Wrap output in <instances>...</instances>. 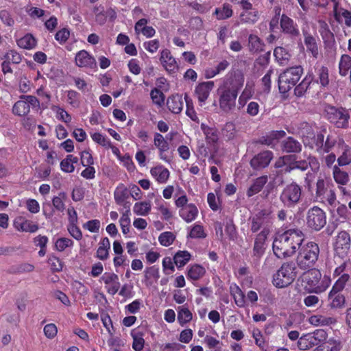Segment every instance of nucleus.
I'll use <instances>...</instances> for the list:
<instances>
[{"instance_id": "nucleus-42", "label": "nucleus", "mask_w": 351, "mask_h": 351, "mask_svg": "<svg viewBox=\"0 0 351 351\" xmlns=\"http://www.w3.org/2000/svg\"><path fill=\"white\" fill-rule=\"evenodd\" d=\"M213 15L219 21L230 19L233 15L232 7L228 3H224L221 7L216 8Z\"/></svg>"}, {"instance_id": "nucleus-18", "label": "nucleus", "mask_w": 351, "mask_h": 351, "mask_svg": "<svg viewBox=\"0 0 351 351\" xmlns=\"http://www.w3.org/2000/svg\"><path fill=\"white\" fill-rule=\"evenodd\" d=\"M319 32L323 40L324 47L328 50H335L336 49V42L334 34L330 31L328 25L324 21H319Z\"/></svg>"}, {"instance_id": "nucleus-29", "label": "nucleus", "mask_w": 351, "mask_h": 351, "mask_svg": "<svg viewBox=\"0 0 351 351\" xmlns=\"http://www.w3.org/2000/svg\"><path fill=\"white\" fill-rule=\"evenodd\" d=\"M315 78L313 85L317 84L321 88H326L329 85V70L328 68L324 65H317L315 67Z\"/></svg>"}, {"instance_id": "nucleus-64", "label": "nucleus", "mask_w": 351, "mask_h": 351, "mask_svg": "<svg viewBox=\"0 0 351 351\" xmlns=\"http://www.w3.org/2000/svg\"><path fill=\"white\" fill-rule=\"evenodd\" d=\"M158 211L163 220L169 221L173 218V213L167 206V203L158 204Z\"/></svg>"}, {"instance_id": "nucleus-36", "label": "nucleus", "mask_w": 351, "mask_h": 351, "mask_svg": "<svg viewBox=\"0 0 351 351\" xmlns=\"http://www.w3.org/2000/svg\"><path fill=\"white\" fill-rule=\"evenodd\" d=\"M230 293L233 298L235 304L239 308L245 306V295L241 288L234 282L230 285Z\"/></svg>"}, {"instance_id": "nucleus-4", "label": "nucleus", "mask_w": 351, "mask_h": 351, "mask_svg": "<svg viewBox=\"0 0 351 351\" xmlns=\"http://www.w3.org/2000/svg\"><path fill=\"white\" fill-rule=\"evenodd\" d=\"M320 250L314 241H307L301 245L296 258L297 265L302 270L313 267L318 261Z\"/></svg>"}, {"instance_id": "nucleus-16", "label": "nucleus", "mask_w": 351, "mask_h": 351, "mask_svg": "<svg viewBox=\"0 0 351 351\" xmlns=\"http://www.w3.org/2000/svg\"><path fill=\"white\" fill-rule=\"evenodd\" d=\"M270 212L268 210L263 209L254 214L250 217L251 222L250 231L256 233L259 230H262L269 222Z\"/></svg>"}, {"instance_id": "nucleus-33", "label": "nucleus", "mask_w": 351, "mask_h": 351, "mask_svg": "<svg viewBox=\"0 0 351 351\" xmlns=\"http://www.w3.org/2000/svg\"><path fill=\"white\" fill-rule=\"evenodd\" d=\"M329 306L331 308H341L343 307L346 298L342 291H337L331 289L328 296Z\"/></svg>"}, {"instance_id": "nucleus-57", "label": "nucleus", "mask_w": 351, "mask_h": 351, "mask_svg": "<svg viewBox=\"0 0 351 351\" xmlns=\"http://www.w3.org/2000/svg\"><path fill=\"white\" fill-rule=\"evenodd\" d=\"M341 349V342L332 340L328 341L326 344L318 346L313 351H340Z\"/></svg>"}, {"instance_id": "nucleus-63", "label": "nucleus", "mask_w": 351, "mask_h": 351, "mask_svg": "<svg viewBox=\"0 0 351 351\" xmlns=\"http://www.w3.org/2000/svg\"><path fill=\"white\" fill-rule=\"evenodd\" d=\"M93 141L99 145L105 147H110L111 146V142L110 139L99 132H95L90 134Z\"/></svg>"}, {"instance_id": "nucleus-30", "label": "nucleus", "mask_w": 351, "mask_h": 351, "mask_svg": "<svg viewBox=\"0 0 351 351\" xmlns=\"http://www.w3.org/2000/svg\"><path fill=\"white\" fill-rule=\"evenodd\" d=\"M314 78V73L308 71L302 82L299 84L295 86V95L298 97L304 96L307 91L311 89V86H313Z\"/></svg>"}, {"instance_id": "nucleus-52", "label": "nucleus", "mask_w": 351, "mask_h": 351, "mask_svg": "<svg viewBox=\"0 0 351 351\" xmlns=\"http://www.w3.org/2000/svg\"><path fill=\"white\" fill-rule=\"evenodd\" d=\"M309 161L306 160H294V165L295 169H300L301 171L306 170L309 166L315 165L316 168L319 167V162L315 157H308Z\"/></svg>"}, {"instance_id": "nucleus-17", "label": "nucleus", "mask_w": 351, "mask_h": 351, "mask_svg": "<svg viewBox=\"0 0 351 351\" xmlns=\"http://www.w3.org/2000/svg\"><path fill=\"white\" fill-rule=\"evenodd\" d=\"M130 197V193L128 189L123 184L120 183L116 187L114 191V199L116 204L123 206L124 210H130L132 203L128 201Z\"/></svg>"}, {"instance_id": "nucleus-23", "label": "nucleus", "mask_w": 351, "mask_h": 351, "mask_svg": "<svg viewBox=\"0 0 351 351\" xmlns=\"http://www.w3.org/2000/svg\"><path fill=\"white\" fill-rule=\"evenodd\" d=\"M155 85V105L162 107L165 101L164 93L169 91L170 86L167 79L163 77L158 78Z\"/></svg>"}, {"instance_id": "nucleus-39", "label": "nucleus", "mask_w": 351, "mask_h": 351, "mask_svg": "<svg viewBox=\"0 0 351 351\" xmlns=\"http://www.w3.org/2000/svg\"><path fill=\"white\" fill-rule=\"evenodd\" d=\"M268 181L267 176H262L256 178L252 184L249 187L247 191V196L248 197H252L253 195L258 193L266 184Z\"/></svg>"}, {"instance_id": "nucleus-51", "label": "nucleus", "mask_w": 351, "mask_h": 351, "mask_svg": "<svg viewBox=\"0 0 351 351\" xmlns=\"http://www.w3.org/2000/svg\"><path fill=\"white\" fill-rule=\"evenodd\" d=\"M191 257V255L189 252L180 250L174 255V264L178 267H182L190 261Z\"/></svg>"}, {"instance_id": "nucleus-58", "label": "nucleus", "mask_w": 351, "mask_h": 351, "mask_svg": "<svg viewBox=\"0 0 351 351\" xmlns=\"http://www.w3.org/2000/svg\"><path fill=\"white\" fill-rule=\"evenodd\" d=\"M99 313L103 326L106 328L108 332L110 335H112L114 332V329L109 314L104 310L100 311Z\"/></svg>"}, {"instance_id": "nucleus-41", "label": "nucleus", "mask_w": 351, "mask_h": 351, "mask_svg": "<svg viewBox=\"0 0 351 351\" xmlns=\"http://www.w3.org/2000/svg\"><path fill=\"white\" fill-rule=\"evenodd\" d=\"M110 249V242L108 237L101 239L99 243V247L97 250L96 257L101 261L107 260L109 257V250Z\"/></svg>"}, {"instance_id": "nucleus-13", "label": "nucleus", "mask_w": 351, "mask_h": 351, "mask_svg": "<svg viewBox=\"0 0 351 351\" xmlns=\"http://www.w3.org/2000/svg\"><path fill=\"white\" fill-rule=\"evenodd\" d=\"M281 32L291 40L300 39L301 34L298 23L291 17L282 14L280 20Z\"/></svg>"}, {"instance_id": "nucleus-43", "label": "nucleus", "mask_w": 351, "mask_h": 351, "mask_svg": "<svg viewBox=\"0 0 351 351\" xmlns=\"http://www.w3.org/2000/svg\"><path fill=\"white\" fill-rule=\"evenodd\" d=\"M78 158L69 154L60 163V169L64 173H73L75 171L74 164L78 162Z\"/></svg>"}, {"instance_id": "nucleus-40", "label": "nucleus", "mask_w": 351, "mask_h": 351, "mask_svg": "<svg viewBox=\"0 0 351 351\" xmlns=\"http://www.w3.org/2000/svg\"><path fill=\"white\" fill-rule=\"evenodd\" d=\"M206 274V269L199 264L191 265L188 267L186 278L191 280H198Z\"/></svg>"}, {"instance_id": "nucleus-44", "label": "nucleus", "mask_w": 351, "mask_h": 351, "mask_svg": "<svg viewBox=\"0 0 351 351\" xmlns=\"http://www.w3.org/2000/svg\"><path fill=\"white\" fill-rule=\"evenodd\" d=\"M264 46L263 40L257 35L253 34L249 35L248 47L251 53H255L263 51Z\"/></svg>"}, {"instance_id": "nucleus-24", "label": "nucleus", "mask_w": 351, "mask_h": 351, "mask_svg": "<svg viewBox=\"0 0 351 351\" xmlns=\"http://www.w3.org/2000/svg\"><path fill=\"white\" fill-rule=\"evenodd\" d=\"M286 132L284 130H272L265 135L261 136L257 141V143L267 145L271 148H274L279 141L285 137Z\"/></svg>"}, {"instance_id": "nucleus-46", "label": "nucleus", "mask_w": 351, "mask_h": 351, "mask_svg": "<svg viewBox=\"0 0 351 351\" xmlns=\"http://www.w3.org/2000/svg\"><path fill=\"white\" fill-rule=\"evenodd\" d=\"M308 322L313 326H330L335 322V319L331 317H326L322 315H311Z\"/></svg>"}, {"instance_id": "nucleus-3", "label": "nucleus", "mask_w": 351, "mask_h": 351, "mask_svg": "<svg viewBox=\"0 0 351 351\" xmlns=\"http://www.w3.org/2000/svg\"><path fill=\"white\" fill-rule=\"evenodd\" d=\"M302 276L304 290L308 293L319 294L324 293L330 285V278L327 276L322 278L321 271L315 268L306 269Z\"/></svg>"}, {"instance_id": "nucleus-19", "label": "nucleus", "mask_w": 351, "mask_h": 351, "mask_svg": "<svg viewBox=\"0 0 351 351\" xmlns=\"http://www.w3.org/2000/svg\"><path fill=\"white\" fill-rule=\"evenodd\" d=\"M332 11L335 20L343 29L351 27V11L339 7L338 2H335Z\"/></svg>"}, {"instance_id": "nucleus-45", "label": "nucleus", "mask_w": 351, "mask_h": 351, "mask_svg": "<svg viewBox=\"0 0 351 351\" xmlns=\"http://www.w3.org/2000/svg\"><path fill=\"white\" fill-rule=\"evenodd\" d=\"M274 56L280 65L287 64L291 58L289 51L283 47H276L274 50Z\"/></svg>"}, {"instance_id": "nucleus-38", "label": "nucleus", "mask_w": 351, "mask_h": 351, "mask_svg": "<svg viewBox=\"0 0 351 351\" xmlns=\"http://www.w3.org/2000/svg\"><path fill=\"white\" fill-rule=\"evenodd\" d=\"M328 180L325 176L319 175L316 182L315 197L317 200L324 202L328 192Z\"/></svg>"}, {"instance_id": "nucleus-11", "label": "nucleus", "mask_w": 351, "mask_h": 351, "mask_svg": "<svg viewBox=\"0 0 351 351\" xmlns=\"http://www.w3.org/2000/svg\"><path fill=\"white\" fill-rule=\"evenodd\" d=\"M306 220L308 228L319 231L326 224V215L322 209L313 206L308 210Z\"/></svg>"}, {"instance_id": "nucleus-53", "label": "nucleus", "mask_w": 351, "mask_h": 351, "mask_svg": "<svg viewBox=\"0 0 351 351\" xmlns=\"http://www.w3.org/2000/svg\"><path fill=\"white\" fill-rule=\"evenodd\" d=\"M67 198L66 193L65 192H60L57 196H54L52 198V205L54 208L58 212H63L65 209V203Z\"/></svg>"}, {"instance_id": "nucleus-5", "label": "nucleus", "mask_w": 351, "mask_h": 351, "mask_svg": "<svg viewBox=\"0 0 351 351\" xmlns=\"http://www.w3.org/2000/svg\"><path fill=\"white\" fill-rule=\"evenodd\" d=\"M297 277V267L292 262L284 263L274 274L272 283L277 288H285L293 282Z\"/></svg>"}, {"instance_id": "nucleus-27", "label": "nucleus", "mask_w": 351, "mask_h": 351, "mask_svg": "<svg viewBox=\"0 0 351 351\" xmlns=\"http://www.w3.org/2000/svg\"><path fill=\"white\" fill-rule=\"evenodd\" d=\"M242 12L239 16V21L235 23L236 25H254L259 19V12L255 9L251 8L250 9H242Z\"/></svg>"}, {"instance_id": "nucleus-8", "label": "nucleus", "mask_w": 351, "mask_h": 351, "mask_svg": "<svg viewBox=\"0 0 351 351\" xmlns=\"http://www.w3.org/2000/svg\"><path fill=\"white\" fill-rule=\"evenodd\" d=\"M302 187L295 182L286 185L280 195V199L285 206L294 208L302 199Z\"/></svg>"}, {"instance_id": "nucleus-56", "label": "nucleus", "mask_w": 351, "mask_h": 351, "mask_svg": "<svg viewBox=\"0 0 351 351\" xmlns=\"http://www.w3.org/2000/svg\"><path fill=\"white\" fill-rule=\"evenodd\" d=\"M169 171L162 167H155V179L158 183L165 184L167 182L169 178Z\"/></svg>"}, {"instance_id": "nucleus-31", "label": "nucleus", "mask_w": 351, "mask_h": 351, "mask_svg": "<svg viewBox=\"0 0 351 351\" xmlns=\"http://www.w3.org/2000/svg\"><path fill=\"white\" fill-rule=\"evenodd\" d=\"M14 228L21 232H35L38 230V226L33 223L32 221L26 219L24 217H17L14 221Z\"/></svg>"}, {"instance_id": "nucleus-37", "label": "nucleus", "mask_w": 351, "mask_h": 351, "mask_svg": "<svg viewBox=\"0 0 351 351\" xmlns=\"http://www.w3.org/2000/svg\"><path fill=\"white\" fill-rule=\"evenodd\" d=\"M201 130L205 135L206 143L215 145L219 141L218 130L215 127H210L202 123Z\"/></svg>"}, {"instance_id": "nucleus-62", "label": "nucleus", "mask_w": 351, "mask_h": 351, "mask_svg": "<svg viewBox=\"0 0 351 351\" xmlns=\"http://www.w3.org/2000/svg\"><path fill=\"white\" fill-rule=\"evenodd\" d=\"M51 109L57 114V118L66 123H69L71 121V116L62 108L58 106H53Z\"/></svg>"}, {"instance_id": "nucleus-50", "label": "nucleus", "mask_w": 351, "mask_h": 351, "mask_svg": "<svg viewBox=\"0 0 351 351\" xmlns=\"http://www.w3.org/2000/svg\"><path fill=\"white\" fill-rule=\"evenodd\" d=\"M237 133L236 125L232 122H227L221 130V134L226 141L233 140Z\"/></svg>"}, {"instance_id": "nucleus-14", "label": "nucleus", "mask_w": 351, "mask_h": 351, "mask_svg": "<svg viewBox=\"0 0 351 351\" xmlns=\"http://www.w3.org/2000/svg\"><path fill=\"white\" fill-rule=\"evenodd\" d=\"M159 60L162 66L169 75H173L178 72L179 64L169 49H165L160 51Z\"/></svg>"}, {"instance_id": "nucleus-54", "label": "nucleus", "mask_w": 351, "mask_h": 351, "mask_svg": "<svg viewBox=\"0 0 351 351\" xmlns=\"http://www.w3.org/2000/svg\"><path fill=\"white\" fill-rule=\"evenodd\" d=\"M47 263L53 272H60L62 270L64 263L53 254L48 255Z\"/></svg>"}, {"instance_id": "nucleus-47", "label": "nucleus", "mask_w": 351, "mask_h": 351, "mask_svg": "<svg viewBox=\"0 0 351 351\" xmlns=\"http://www.w3.org/2000/svg\"><path fill=\"white\" fill-rule=\"evenodd\" d=\"M193 319V315L186 305H182L178 308V320L183 326L190 322Z\"/></svg>"}, {"instance_id": "nucleus-21", "label": "nucleus", "mask_w": 351, "mask_h": 351, "mask_svg": "<svg viewBox=\"0 0 351 351\" xmlns=\"http://www.w3.org/2000/svg\"><path fill=\"white\" fill-rule=\"evenodd\" d=\"M101 281L104 283L105 289L110 295H115L120 289L119 276L113 272H105L101 277Z\"/></svg>"}, {"instance_id": "nucleus-55", "label": "nucleus", "mask_w": 351, "mask_h": 351, "mask_svg": "<svg viewBox=\"0 0 351 351\" xmlns=\"http://www.w3.org/2000/svg\"><path fill=\"white\" fill-rule=\"evenodd\" d=\"M206 237L204 226L199 224H194L188 234V237L195 239H205Z\"/></svg>"}, {"instance_id": "nucleus-34", "label": "nucleus", "mask_w": 351, "mask_h": 351, "mask_svg": "<svg viewBox=\"0 0 351 351\" xmlns=\"http://www.w3.org/2000/svg\"><path fill=\"white\" fill-rule=\"evenodd\" d=\"M180 217L186 223L194 221L198 215V209L194 204H189L179 210Z\"/></svg>"}, {"instance_id": "nucleus-26", "label": "nucleus", "mask_w": 351, "mask_h": 351, "mask_svg": "<svg viewBox=\"0 0 351 351\" xmlns=\"http://www.w3.org/2000/svg\"><path fill=\"white\" fill-rule=\"evenodd\" d=\"M75 64L79 67L95 69L97 62L95 58L86 50L79 51L75 57Z\"/></svg>"}, {"instance_id": "nucleus-10", "label": "nucleus", "mask_w": 351, "mask_h": 351, "mask_svg": "<svg viewBox=\"0 0 351 351\" xmlns=\"http://www.w3.org/2000/svg\"><path fill=\"white\" fill-rule=\"evenodd\" d=\"M327 337L328 334L326 330L317 329L313 332L300 337L298 341V346L300 350H306L325 341Z\"/></svg>"}, {"instance_id": "nucleus-20", "label": "nucleus", "mask_w": 351, "mask_h": 351, "mask_svg": "<svg viewBox=\"0 0 351 351\" xmlns=\"http://www.w3.org/2000/svg\"><path fill=\"white\" fill-rule=\"evenodd\" d=\"M302 35L304 43L306 47V51L311 53V56L315 59L319 57V38L313 36L308 30L302 29Z\"/></svg>"}, {"instance_id": "nucleus-59", "label": "nucleus", "mask_w": 351, "mask_h": 351, "mask_svg": "<svg viewBox=\"0 0 351 351\" xmlns=\"http://www.w3.org/2000/svg\"><path fill=\"white\" fill-rule=\"evenodd\" d=\"M74 245L73 240L66 237L58 238L54 244L55 250L58 252H63L67 247H71Z\"/></svg>"}, {"instance_id": "nucleus-15", "label": "nucleus", "mask_w": 351, "mask_h": 351, "mask_svg": "<svg viewBox=\"0 0 351 351\" xmlns=\"http://www.w3.org/2000/svg\"><path fill=\"white\" fill-rule=\"evenodd\" d=\"M350 237L348 232L343 230L336 237L334 251L340 257L346 256L350 247Z\"/></svg>"}, {"instance_id": "nucleus-25", "label": "nucleus", "mask_w": 351, "mask_h": 351, "mask_svg": "<svg viewBox=\"0 0 351 351\" xmlns=\"http://www.w3.org/2000/svg\"><path fill=\"white\" fill-rule=\"evenodd\" d=\"M215 83L213 81L202 82L199 83L195 88V95L197 97L199 103L201 105L205 104L209 97L210 93L214 88Z\"/></svg>"}, {"instance_id": "nucleus-6", "label": "nucleus", "mask_w": 351, "mask_h": 351, "mask_svg": "<svg viewBox=\"0 0 351 351\" xmlns=\"http://www.w3.org/2000/svg\"><path fill=\"white\" fill-rule=\"evenodd\" d=\"M303 74V68L295 66L287 68L278 77L279 90L286 93L294 87Z\"/></svg>"}, {"instance_id": "nucleus-32", "label": "nucleus", "mask_w": 351, "mask_h": 351, "mask_svg": "<svg viewBox=\"0 0 351 351\" xmlns=\"http://www.w3.org/2000/svg\"><path fill=\"white\" fill-rule=\"evenodd\" d=\"M302 149V144L292 136L287 137L281 143V149L287 154H299Z\"/></svg>"}, {"instance_id": "nucleus-22", "label": "nucleus", "mask_w": 351, "mask_h": 351, "mask_svg": "<svg viewBox=\"0 0 351 351\" xmlns=\"http://www.w3.org/2000/svg\"><path fill=\"white\" fill-rule=\"evenodd\" d=\"M274 158L271 151L265 150L255 155L250 160V165L255 170H260L267 167Z\"/></svg>"}, {"instance_id": "nucleus-49", "label": "nucleus", "mask_w": 351, "mask_h": 351, "mask_svg": "<svg viewBox=\"0 0 351 351\" xmlns=\"http://www.w3.org/2000/svg\"><path fill=\"white\" fill-rule=\"evenodd\" d=\"M335 181L341 185H346L349 182L348 173L342 171L337 165H335L332 169Z\"/></svg>"}, {"instance_id": "nucleus-9", "label": "nucleus", "mask_w": 351, "mask_h": 351, "mask_svg": "<svg viewBox=\"0 0 351 351\" xmlns=\"http://www.w3.org/2000/svg\"><path fill=\"white\" fill-rule=\"evenodd\" d=\"M19 98L20 99L12 106V112L15 115L23 117L30 112V107L32 108H40V101L35 96L22 95Z\"/></svg>"}, {"instance_id": "nucleus-60", "label": "nucleus", "mask_w": 351, "mask_h": 351, "mask_svg": "<svg viewBox=\"0 0 351 351\" xmlns=\"http://www.w3.org/2000/svg\"><path fill=\"white\" fill-rule=\"evenodd\" d=\"M254 94L252 87L246 85L244 90L239 97L238 103L240 108H243L247 104V101L250 99Z\"/></svg>"}, {"instance_id": "nucleus-28", "label": "nucleus", "mask_w": 351, "mask_h": 351, "mask_svg": "<svg viewBox=\"0 0 351 351\" xmlns=\"http://www.w3.org/2000/svg\"><path fill=\"white\" fill-rule=\"evenodd\" d=\"M155 147H157L159 151V157L162 160L169 162L171 160V154L169 152V145L163 136L159 133H155Z\"/></svg>"}, {"instance_id": "nucleus-12", "label": "nucleus", "mask_w": 351, "mask_h": 351, "mask_svg": "<svg viewBox=\"0 0 351 351\" xmlns=\"http://www.w3.org/2000/svg\"><path fill=\"white\" fill-rule=\"evenodd\" d=\"M269 232L270 231L268 228H264L259 233L256 234L251 255L254 261H259L265 254Z\"/></svg>"}, {"instance_id": "nucleus-48", "label": "nucleus", "mask_w": 351, "mask_h": 351, "mask_svg": "<svg viewBox=\"0 0 351 351\" xmlns=\"http://www.w3.org/2000/svg\"><path fill=\"white\" fill-rule=\"evenodd\" d=\"M36 39L31 34H27L17 40L18 46L25 49H32L36 46Z\"/></svg>"}, {"instance_id": "nucleus-1", "label": "nucleus", "mask_w": 351, "mask_h": 351, "mask_svg": "<svg viewBox=\"0 0 351 351\" xmlns=\"http://www.w3.org/2000/svg\"><path fill=\"white\" fill-rule=\"evenodd\" d=\"M243 75H237L234 72H229L221 79L217 92L220 110L229 113L234 109L236 100L241 88L243 87Z\"/></svg>"}, {"instance_id": "nucleus-61", "label": "nucleus", "mask_w": 351, "mask_h": 351, "mask_svg": "<svg viewBox=\"0 0 351 351\" xmlns=\"http://www.w3.org/2000/svg\"><path fill=\"white\" fill-rule=\"evenodd\" d=\"M138 330L137 328L133 330L131 332V335L133 337V343H132V348L135 351H141L143 348L145 340L144 339L138 336Z\"/></svg>"}, {"instance_id": "nucleus-7", "label": "nucleus", "mask_w": 351, "mask_h": 351, "mask_svg": "<svg viewBox=\"0 0 351 351\" xmlns=\"http://www.w3.org/2000/svg\"><path fill=\"white\" fill-rule=\"evenodd\" d=\"M326 119L337 128L346 129L350 118L348 110L343 107L328 105L324 109Z\"/></svg>"}, {"instance_id": "nucleus-2", "label": "nucleus", "mask_w": 351, "mask_h": 351, "mask_svg": "<svg viewBox=\"0 0 351 351\" xmlns=\"http://www.w3.org/2000/svg\"><path fill=\"white\" fill-rule=\"evenodd\" d=\"M304 240V234L298 228H291L278 233L273 241L274 254L279 258L291 257L299 250Z\"/></svg>"}, {"instance_id": "nucleus-35", "label": "nucleus", "mask_w": 351, "mask_h": 351, "mask_svg": "<svg viewBox=\"0 0 351 351\" xmlns=\"http://www.w3.org/2000/svg\"><path fill=\"white\" fill-rule=\"evenodd\" d=\"M167 106L172 113H180L184 106L182 95L176 94L169 97L167 100Z\"/></svg>"}]
</instances>
